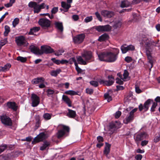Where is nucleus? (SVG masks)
Masks as SVG:
<instances>
[{"label":"nucleus","instance_id":"obj_1","mask_svg":"<svg viewBox=\"0 0 160 160\" xmlns=\"http://www.w3.org/2000/svg\"><path fill=\"white\" fill-rule=\"evenodd\" d=\"M142 43V44L144 43L145 44L146 53L149 60L148 62L151 65V69L153 65V62L151 56V53L153 49L152 47H156L157 43L146 37L143 38Z\"/></svg>","mask_w":160,"mask_h":160},{"label":"nucleus","instance_id":"obj_2","mask_svg":"<svg viewBox=\"0 0 160 160\" xmlns=\"http://www.w3.org/2000/svg\"><path fill=\"white\" fill-rule=\"evenodd\" d=\"M113 49V51L108 52L107 62H114L117 60L119 50L117 48H115Z\"/></svg>","mask_w":160,"mask_h":160},{"label":"nucleus","instance_id":"obj_3","mask_svg":"<svg viewBox=\"0 0 160 160\" xmlns=\"http://www.w3.org/2000/svg\"><path fill=\"white\" fill-rule=\"evenodd\" d=\"M45 4L44 3H42L41 4H38L36 2L31 1L28 3L29 7L33 8L34 13H38L40 12L41 9L45 8Z\"/></svg>","mask_w":160,"mask_h":160},{"label":"nucleus","instance_id":"obj_4","mask_svg":"<svg viewBox=\"0 0 160 160\" xmlns=\"http://www.w3.org/2000/svg\"><path fill=\"white\" fill-rule=\"evenodd\" d=\"M147 137V134L145 132H143L135 134L134 138L135 142L138 145L141 141L146 138Z\"/></svg>","mask_w":160,"mask_h":160},{"label":"nucleus","instance_id":"obj_5","mask_svg":"<svg viewBox=\"0 0 160 160\" xmlns=\"http://www.w3.org/2000/svg\"><path fill=\"white\" fill-rule=\"evenodd\" d=\"M153 102L152 100L149 99H148L144 103L143 105L142 103L139 104L138 108L140 111H142L143 109L144 112H146L148 109L150 105L152 102Z\"/></svg>","mask_w":160,"mask_h":160},{"label":"nucleus","instance_id":"obj_6","mask_svg":"<svg viewBox=\"0 0 160 160\" xmlns=\"http://www.w3.org/2000/svg\"><path fill=\"white\" fill-rule=\"evenodd\" d=\"M39 24L43 28L46 29L49 27L51 25V22L45 18L39 19L38 21Z\"/></svg>","mask_w":160,"mask_h":160},{"label":"nucleus","instance_id":"obj_7","mask_svg":"<svg viewBox=\"0 0 160 160\" xmlns=\"http://www.w3.org/2000/svg\"><path fill=\"white\" fill-rule=\"evenodd\" d=\"M82 57L84 59L85 61L88 62L94 60L93 58L92 53L90 51H85L82 54Z\"/></svg>","mask_w":160,"mask_h":160},{"label":"nucleus","instance_id":"obj_8","mask_svg":"<svg viewBox=\"0 0 160 160\" xmlns=\"http://www.w3.org/2000/svg\"><path fill=\"white\" fill-rule=\"evenodd\" d=\"M46 138V134L44 132L40 133L34 139L32 143L33 144H35L36 143L42 141Z\"/></svg>","mask_w":160,"mask_h":160},{"label":"nucleus","instance_id":"obj_9","mask_svg":"<svg viewBox=\"0 0 160 160\" xmlns=\"http://www.w3.org/2000/svg\"><path fill=\"white\" fill-rule=\"evenodd\" d=\"M0 119L2 123L8 126L12 125V122L11 118L6 115H3L1 117Z\"/></svg>","mask_w":160,"mask_h":160},{"label":"nucleus","instance_id":"obj_10","mask_svg":"<svg viewBox=\"0 0 160 160\" xmlns=\"http://www.w3.org/2000/svg\"><path fill=\"white\" fill-rule=\"evenodd\" d=\"M62 129L58 131L57 133V136L58 138L62 137L65 134V132H69V128L68 127L64 125H62Z\"/></svg>","mask_w":160,"mask_h":160},{"label":"nucleus","instance_id":"obj_11","mask_svg":"<svg viewBox=\"0 0 160 160\" xmlns=\"http://www.w3.org/2000/svg\"><path fill=\"white\" fill-rule=\"evenodd\" d=\"M121 49L122 53H125L128 51L134 50L135 47L132 45L127 46L126 44H124L121 46Z\"/></svg>","mask_w":160,"mask_h":160},{"label":"nucleus","instance_id":"obj_12","mask_svg":"<svg viewBox=\"0 0 160 160\" xmlns=\"http://www.w3.org/2000/svg\"><path fill=\"white\" fill-rule=\"evenodd\" d=\"M96 29L99 32H109L111 31V27L109 25H107L104 26H98L96 27Z\"/></svg>","mask_w":160,"mask_h":160},{"label":"nucleus","instance_id":"obj_13","mask_svg":"<svg viewBox=\"0 0 160 160\" xmlns=\"http://www.w3.org/2000/svg\"><path fill=\"white\" fill-rule=\"evenodd\" d=\"M31 100L32 105L33 107L37 106L40 102L39 98L34 93L32 94Z\"/></svg>","mask_w":160,"mask_h":160},{"label":"nucleus","instance_id":"obj_14","mask_svg":"<svg viewBox=\"0 0 160 160\" xmlns=\"http://www.w3.org/2000/svg\"><path fill=\"white\" fill-rule=\"evenodd\" d=\"M15 41L18 46L25 45L27 43L25 38L23 36H20L16 37Z\"/></svg>","mask_w":160,"mask_h":160},{"label":"nucleus","instance_id":"obj_15","mask_svg":"<svg viewBox=\"0 0 160 160\" xmlns=\"http://www.w3.org/2000/svg\"><path fill=\"white\" fill-rule=\"evenodd\" d=\"M85 35L84 34H81L73 38L74 42L76 43L79 44L82 42L85 38Z\"/></svg>","mask_w":160,"mask_h":160},{"label":"nucleus","instance_id":"obj_16","mask_svg":"<svg viewBox=\"0 0 160 160\" xmlns=\"http://www.w3.org/2000/svg\"><path fill=\"white\" fill-rule=\"evenodd\" d=\"M41 51L43 53L46 54L51 53L54 52V50L51 47L48 46H41Z\"/></svg>","mask_w":160,"mask_h":160},{"label":"nucleus","instance_id":"obj_17","mask_svg":"<svg viewBox=\"0 0 160 160\" xmlns=\"http://www.w3.org/2000/svg\"><path fill=\"white\" fill-rule=\"evenodd\" d=\"M31 52L37 55H41L42 52H41V50L37 47L34 45H31L29 47Z\"/></svg>","mask_w":160,"mask_h":160},{"label":"nucleus","instance_id":"obj_18","mask_svg":"<svg viewBox=\"0 0 160 160\" xmlns=\"http://www.w3.org/2000/svg\"><path fill=\"white\" fill-rule=\"evenodd\" d=\"M98 58L100 61L107 62L108 52L100 53L98 54Z\"/></svg>","mask_w":160,"mask_h":160},{"label":"nucleus","instance_id":"obj_19","mask_svg":"<svg viewBox=\"0 0 160 160\" xmlns=\"http://www.w3.org/2000/svg\"><path fill=\"white\" fill-rule=\"evenodd\" d=\"M101 13L102 15L104 17L110 18L114 15V12L107 10H103L101 11Z\"/></svg>","mask_w":160,"mask_h":160},{"label":"nucleus","instance_id":"obj_20","mask_svg":"<svg viewBox=\"0 0 160 160\" xmlns=\"http://www.w3.org/2000/svg\"><path fill=\"white\" fill-rule=\"evenodd\" d=\"M45 81L44 78L42 77H38L33 79L32 81V83L34 84H38L43 82Z\"/></svg>","mask_w":160,"mask_h":160},{"label":"nucleus","instance_id":"obj_21","mask_svg":"<svg viewBox=\"0 0 160 160\" xmlns=\"http://www.w3.org/2000/svg\"><path fill=\"white\" fill-rule=\"evenodd\" d=\"M7 105L8 108L16 111L17 109V107L16 103L14 102H8L7 103Z\"/></svg>","mask_w":160,"mask_h":160},{"label":"nucleus","instance_id":"obj_22","mask_svg":"<svg viewBox=\"0 0 160 160\" xmlns=\"http://www.w3.org/2000/svg\"><path fill=\"white\" fill-rule=\"evenodd\" d=\"M134 116L129 113V115L127 116L123 120V122L125 124H127L132 122L133 120Z\"/></svg>","mask_w":160,"mask_h":160},{"label":"nucleus","instance_id":"obj_23","mask_svg":"<svg viewBox=\"0 0 160 160\" xmlns=\"http://www.w3.org/2000/svg\"><path fill=\"white\" fill-rule=\"evenodd\" d=\"M68 112L67 113V116L71 118H74L76 116V111L69 109H68Z\"/></svg>","mask_w":160,"mask_h":160},{"label":"nucleus","instance_id":"obj_24","mask_svg":"<svg viewBox=\"0 0 160 160\" xmlns=\"http://www.w3.org/2000/svg\"><path fill=\"white\" fill-rule=\"evenodd\" d=\"M120 124L119 122H113L110 124V127L111 129H117L119 128Z\"/></svg>","mask_w":160,"mask_h":160},{"label":"nucleus","instance_id":"obj_25","mask_svg":"<svg viewBox=\"0 0 160 160\" xmlns=\"http://www.w3.org/2000/svg\"><path fill=\"white\" fill-rule=\"evenodd\" d=\"M108 78L109 79L108 81H106V85L107 86H110L112 85L114 82V78L112 76H108Z\"/></svg>","mask_w":160,"mask_h":160},{"label":"nucleus","instance_id":"obj_26","mask_svg":"<svg viewBox=\"0 0 160 160\" xmlns=\"http://www.w3.org/2000/svg\"><path fill=\"white\" fill-rule=\"evenodd\" d=\"M61 6L64 9V12H67L68 9L71 7L70 4L66 3L64 2H61Z\"/></svg>","mask_w":160,"mask_h":160},{"label":"nucleus","instance_id":"obj_27","mask_svg":"<svg viewBox=\"0 0 160 160\" xmlns=\"http://www.w3.org/2000/svg\"><path fill=\"white\" fill-rule=\"evenodd\" d=\"M11 67L10 64L8 63L3 67H0V72H5L8 71Z\"/></svg>","mask_w":160,"mask_h":160},{"label":"nucleus","instance_id":"obj_28","mask_svg":"<svg viewBox=\"0 0 160 160\" xmlns=\"http://www.w3.org/2000/svg\"><path fill=\"white\" fill-rule=\"evenodd\" d=\"M109 38V35L106 33H104L99 37L98 40L101 42L107 40Z\"/></svg>","mask_w":160,"mask_h":160},{"label":"nucleus","instance_id":"obj_29","mask_svg":"<svg viewBox=\"0 0 160 160\" xmlns=\"http://www.w3.org/2000/svg\"><path fill=\"white\" fill-rule=\"evenodd\" d=\"M105 146L104 151V154L107 155L109 153L111 145L108 143H105Z\"/></svg>","mask_w":160,"mask_h":160},{"label":"nucleus","instance_id":"obj_30","mask_svg":"<svg viewBox=\"0 0 160 160\" xmlns=\"http://www.w3.org/2000/svg\"><path fill=\"white\" fill-rule=\"evenodd\" d=\"M63 100L68 105V106H71V102L70 99L67 96L63 95L62 97Z\"/></svg>","mask_w":160,"mask_h":160},{"label":"nucleus","instance_id":"obj_31","mask_svg":"<svg viewBox=\"0 0 160 160\" xmlns=\"http://www.w3.org/2000/svg\"><path fill=\"white\" fill-rule=\"evenodd\" d=\"M55 25L58 30H59L61 32H63V28L62 22H56L55 23Z\"/></svg>","mask_w":160,"mask_h":160},{"label":"nucleus","instance_id":"obj_32","mask_svg":"<svg viewBox=\"0 0 160 160\" xmlns=\"http://www.w3.org/2000/svg\"><path fill=\"white\" fill-rule=\"evenodd\" d=\"M40 29L39 27H35L30 29V32H28L29 35H34V33L38 32Z\"/></svg>","mask_w":160,"mask_h":160},{"label":"nucleus","instance_id":"obj_33","mask_svg":"<svg viewBox=\"0 0 160 160\" xmlns=\"http://www.w3.org/2000/svg\"><path fill=\"white\" fill-rule=\"evenodd\" d=\"M131 3L126 0L122 2L121 7L122 8H124L131 6Z\"/></svg>","mask_w":160,"mask_h":160},{"label":"nucleus","instance_id":"obj_34","mask_svg":"<svg viewBox=\"0 0 160 160\" xmlns=\"http://www.w3.org/2000/svg\"><path fill=\"white\" fill-rule=\"evenodd\" d=\"M77 60L80 64L82 65H86L87 64V61L84 60L83 58H82V57L79 56L77 58Z\"/></svg>","mask_w":160,"mask_h":160},{"label":"nucleus","instance_id":"obj_35","mask_svg":"<svg viewBox=\"0 0 160 160\" xmlns=\"http://www.w3.org/2000/svg\"><path fill=\"white\" fill-rule=\"evenodd\" d=\"M61 72L60 69H57L56 70H53L51 72V75L52 76H56L58 74H59Z\"/></svg>","mask_w":160,"mask_h":160},{"label":"nucleus","instance_id":"obj_36","mask_svg":"<svg viewBox=\"0 0 160 160\" xmlns=\"http://www.w3.org/2000/svg\"><path fill=\"white\" fill-rule=\"evenodd\" d=\"M4 28L5 30L4 32V36H7L10 32V28L8 25L5 26Z\"/></svg>","mask_w":160,"mask_h":160},{"label":"nucleus","instance_id":"obj_37","mask_svg":"<svg viewBox=\"0 0 160 160\" xmlns=\"http://www.w3.org/2000/svg\"><path fill=\"white\" fill-rule=\"evenodd\" d=\"M50 143L49 142H45L42 145L40 148V150L43 151L46 149V148L49 145Z\"/></svg>","mask_w":160,"mask_h":160},{"label":"nucleus","instance_id":"obj_38","mask_svg":"<svg viewBox=\"0 0 160 160\" xmlns=\"http://www.w3.org/2000/svg\"><path fill=\"white\" fill-rule=\"evenodd\" d=\"M65 93L71 95H76L78 94L77 92L73 90H68L65 91Z\"/></svg>","mask_w":160,"mask_h":160},{"label":"nucleus","instance_id":"obj_39","mask_svg":"<svg viewBox=\"0 0 160 160\" xmlns=\"http://www.w3.org/2000/svg\"><path fill=\"white\" fill-rule=\"evenodd\" d=\"M104 97L105 99L107 100L108 102H109L112 100V97L108 93H105L104 94Z\"/></svg>","mask_w":160,"mask_h":160},{"label":"nucleus","instance_id":"obj_40","mask_svg":"<svg viewBox=\"0 0 160 160\" xmlns=\"http://www.w3.org/2000/svg\"><path fill=\"white\" fill-rule=\"evenodd\" d=\"M43 117L46 120H48L51 119V115L48 113H46L43 114Z\"/></svg>","mask_w":160,"mask_h":160},{"label":"nucleus","instance_id":"obj_41","mask_svg":"<svg viewBox=\"0 0 160 160\" xmlns=\"http://www.w3.org/2000/svg\"><path fill=\"white\" fill-rule=\"evenodd\" d=\"M8 147L7 145L3 144L0 146V154L7 149Z\"/></svg>","mask_w":160,"mask_h":160},{"label":"nucleus","instance_id":"obj_42","mask_svg":"<svg viewBox=\"0 0 160 160\" xmlns=\"http://www.w3.org/2000/svg\"><path fill=\"white\" fill-rule=\"evenodd\" d=\"M18 61H20L22 62H24L27 61V58L25 57L24 58L21 56H18L17 58Z\"/></svg>","mask_w":160,"mask_h":160},{"label":"nucleus","instance_id":"obj_43","mask_svg":"<svg viewBox=\"0 0 160 160\" xmlns=\"http://www.w3.org/2000/svg\"><path fill=\"white\" fill-rule=\"evenodd\" d=\"M75 66H76V69L78 73H84V72H83V71H82V70L79 67L78 65L76 63H75Z\"/></svg>","mask_w":160,"mask_h":160},{"label":"nucleus","instance_id":"obj_44","mask_svg":"<svg viewBox=\"0 0 160 160\" xmlns=\"http://www.w3.org/2000/svg\"><path fill=\"white\" fill-rule=\"evenodd\" d=\"M7 39L5 38L3 40H2L0 42V50L1 47L5 45L7 42Z\"/></svg>","mask_w":160,"mask_h":160},{"label":"nucleus","instance_id":"obj_45","mask_svg":"<svg viewBox=\"0 0 160 160\" xmlns=\"http://www.w3.org/2000/svg\"><path fill=\"white\" fill-rule=\"evenodd\" d=\"M19 20L18 18H15L12 22V25L14 27H15L19 23Z\"/></svg>","mask_w":160,"mask_h":160},{"label":"nucleus","instance_id":"obj_46","mask_svg":"<svg viewBox=\"0 0 160 160\" xmlns=\"http://www.w3.org/2000/svg\"><path fill=\"white\" fill-rule=\"evenodd\" d=\"M151 108V111L152 112H153L155 111V108H156V106L157 105V102H153Z\"/></svg>","mask_w":160,"mask_h":160},{"label":"nucleus","instance_id":"obj_47","mask_svg":"<svg viewBox=\"0 0 160 160\" xmlns=\"http://www.w3.org/2000/svg\"><path fill=\"white\" fill-rule=\"evenodd\" d=\"M92 20V16L87 17L84 20V22L86 23H88Z\"/></svg>","mask_w":160,"mask_h":160},{"label":"nucleus","instance_id":"obj_48","mask_svg":"<svg viewBox=\"0 0 160 160\" xmlns=\"http://www.w3.org/2000/svg\"><path fill=\"white\" fill-rule=\"evenodd\" d=\"M64 52L63 50H58L55 53V54L56 56H59L61 55Z\"/></svg>","mask_w":160,"mask_h":160},{"label":"nucleus","instance_id":"obj_49","mask_svg":"<svg viewBox=\"0 0 160 160\" xmlns=\"http://www.w3.org/2000/svg\"><path fill=\"white\" fill-rule=\"evenodd\" d=\"M54 93V91L51 89H48L47 90V95L48 97H50L51 95Z\"/></svg>","mask_w":160,"mask_h":160},{"label":"nucleus","instance_id":"obj_50","mask_svg":"<svg viewBox=\"0 0 160 160\" xmlns=\"http://www.w3.org/2000/svg\"><path fill=\"white\" fill-rule=\"evenodd\" d=\"M90 83L92 85L96 87H97L98 85V82L97 81H92L90 82Z\"/></svg>","mask_w":160,"mask_h":160},{"label":"nucleus","instance_id":"obj_51","mask_svg":"<svg viewBox=\"0 0 160 160\" xmlns=\"http://www.w3.org/2000/svg\"><path fill=\"white\" fill-rule=\"evenodd\" d=\"M129 75V72L127 70H124V73H123V78L124 79H126Z\"/></svg>","mask_w":160,"mask_h":160},{"label":"nucleus","instance_id":"obj_52","mask_svg":"<svg viewBox=\"0 0 160 160\" xmlns=\"http://www.w3.org/2000/svg\"><path fill=\"white\" fill-rule=\"evenodd\" d=\"M95 15L96 16V17L97 19L100 22H102V18L100 14L98 13V12H96L95 13Z\"/></svg>","mask_w":160,"mask_h":160},{"label":"nucleus","instance_id":"obj_53","mask_svg":"<svg viewBox=\"0 0 160 160\" xmlns=\"http://www.w3.org/2000/svg\"><path fill=\"white\" fill-rule=\"evenodd\" d=\"M121 23L120 22H118L116 23L114 25L113 27L115 28H120L121 26Z\"/></svg>","mask_w":160,"mask_h":160},{"label":"nucleus","instance_id":"obj_54","mask_svg":"<svg viewBox=\"0 0 160 160\" xmlns=\"http://www.w3.org/2000/svg\"><path fill=\"white\" fill-rule=\"evenodd\" d=\"M121 114V112L120 111H118L115 113L114 116L116 118H118L120 117Z\"/></svg>","mask_w":160,"mask_h":160},{"label":"nucleus","instance_id":"obj_55","mask_svg":"<svg viewBox=\"0 0 160 160\" xmlns=\"http://www.w3.org/2000/svg\"><path fill=\"white\" fill-rule=\"evenodd\" d=\"M51 60L54 63L57 65H59L60 64V60H59L56 59L55 58H53L51 59Z\"/></svg>","mask_w":160,"mask_h":160},{"label":"nucleus","instance_id":"obj_56","mask_svg":"<svg viewBox=\"0 0 160 160\" xmlns=\"http://www.w3.org/2000/svg\"><path fill=\"white\" fill-rule=\"evenodd\" d=\"M86 93L89 94H92L93 92V90L92 89L87 88L86 89Z\"/></svg>","mask_w":160,"mask_h":160},{"label":"nucleus","instance_id":"obj_57","mask_svg":"<svg viewBox=\"0 0 160 160\" xmlns=\"http://www.w3.org/2000/svg\"><path fill=\"white\" fill-rule=\"evenodd\" d=\"M58 10V7H54L51 11L52 14H55L56 13Z\"/></svg>","mask_w":160,"mask_h":160},{"label":"nucleus","instance_id":"obj_58","mask_svg":"<svg viewBox=\"0 0 160 160\" xmlns=\"http://www.w3.org/2000/svg\"><path fill=\"white\" fill-rule=\"evenodd\" d=\"M116 83L120 85L123 84V82L119 78H117L116 79Z\"/></svg>","mask_w":160,"mask_h":160},{"label":"nucleus","instance_id":"obj_59","mask_svg":"<svg viewBox=\"0 0 160 160\" xmlns=\"http://www.w3.org/2000/svg\"><path fill=\"white\" fill-rule=\"evenodd\" d=\"M125 60L127 62H130L132 61V58L129 57H127L125 58Z\"/></svg>","mask_w":160,"mask_h":160},{"label":"nucleus","instance_id":"obj_60","mask_svg":"<svg viewBox=\"0 0 160 160\" xmlns=\"http://www.w3.org/2000/svg\"><path fill=\"white\" fill-rule=\"evenodd\" d=\"M141 1V0H133L132 1L131 5H134L139 3Z\"/></svg>","mask_w":160,"mask_h":160},{"label":"nucleus","instance_id":"obj_61","mask_svg":"<svg viewBox=\"0 0 160 160\" xmlns=\"http://www.w3.org/2000/svg\"><path fill=\"white\" fill-rule=\"evenodd\" d=\"M148 140H144L142 141L141 145L142 146L146 145L148 143Z\"/></svg>","mask_w":160,"mask_h":160},{"label":"nucleus","instance_id":"obj_62","mask_svg":"<svg viewBox=\"0 0 160 160\" xmlns=\"http://www.w3.org/2000/svg\"><path fill=\"white\" fill-rule=\"evenodd\" d=\"M72 19L75 21H77L79 19V16L77 15H74L72 16Z\"/></svg>","mask_w":160,"mask_h":160},{"label":"nucleus","instance_id":"obj_63","mask_svg":"<svg viewBox=\"0 0 160 160\" xmlns=\"http://www.w3.org/2000/svg\"><path fill=\"white\" fill-rule=\"evenodd\" d=\"M142 158V156L141 154H138L135 157V158L137 160H141Z\"/></svg>","mask_w":160,"mask_h":160},{"label":"nucleus","instance_id":"obj_64","mask_svg":"<svg viewBox=\"0 0 160 160\" xmlns=\"http://www.w3.org/2000/svg\"><path fill=\"white\" fill-rule=\"evenodd\" d=\"M97 139L98 142H102L103 141V139L102 137L98 136L97 137Z\"/></svg>","mask_w":160,"mask_h":160}]
</instances>
